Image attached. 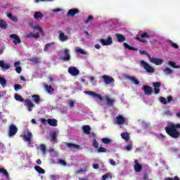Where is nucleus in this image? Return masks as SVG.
<instances>
[{"mask_svg": "<svg viewBox=\"0 0 180 180\" xmlns=\"http://www.w3.org/2000/svg\"><path fill=\"white\" fill-rule=\"evenodd\" d=\"M178 129H180V124H169V125H167V127H165V130L167 133V134H168V136H169L170 137H172V139H179L180 137V131L178 130Z\"/></svg>", "mask_w": 180, "mask_h": 180, "instance_id": "obj_1", "label": "nucleus"}, {"mask_svg": "<svg viewBox=\"0 0 180 180\" xmlns=\"http://www.w3.org/2000/svg\"><path fill=\"white\" fill-rule=\"evenodd\" d=\"M140 64L142 65V67H143L144 70H146L147 72H155V70H154V68L150 66L149 64L145 60H141Z\"/></svg>", "mask_w": 180, "mask_h": 180, "instance_id": "obj_2", "label": "nucleus"}, {"mask_svg": "<svg viewBox=\"0 0 180 180\" xmlns=\"http://www.w3.org/2000/svg\"><path fill=\"white\" fill-rule=\"evenodd\" d=\"M148 58L150 63L155 64V65H161L164 63V60L158 58L151 57L150 54H148Z\"/></svg>", "mask_w": 180, "mask_h": 180, "instance_id": "obj_3", "label": "nucleus"}, {"mask_svg": "<svg viewBox=\"0 0 180 180\" xmlns=\"http://www.w3.org/2000/svg\"><path fill=\"white\" fill-rule=\"evenodd\" d=\"M24 105L27 108L28 112H32L33 110V108H34V104L30 98L24 100Z\"/></svg>", "mask_w": 180, "mask_h": 180, "instance_id": "obj_4", "label": "nucleus"}, {"mask_svg": "<svg viewBox=\"0 0 180 180\" xmlns=\"http://www.w3.org/2000/svg\"><path fill=\"white\" fill-rule=\"evenodd\" d=\"M18 133V127L15 124H11L9 126L8 129V137H13Z\"/></svg>", "mask_w": 180, "mask_h": 180, "instance_id": "obj_5", "label": "nucleus"}, {"mask_svg": "<svg viewBox=\"0 0 180 180\" xmlns=\"http://www.w3.org/2000/svg\"><path fill=\"white\" fill-rule=\"evenodd\" d=\"M24 141L28 143V144H32V139H33V134L32 132H27L22 136Z\"/></svg>", "mask_w": 180, "mask_h": 180, "instance_id": "obj_6", "label": "nucleus"}, {"mask_svg": "<svg viewBox=\"0 0 180 180\" xmlns=\"http://www.w3.org/2000/svg\"><path fill=\"white\" fill-rule=\"evenodd\" d=\"M68 72L70 74V75H72V77H77V75H79V70L75 67H69Z\"/></svg>", "mask_w": 180, "mask_h": 180, "instance_id": "obj_7", "label": "nucleus"}, {"mask_svg": "<svg viewBox=\"0 0 180 180\" xmlns=\"http://www.w3.org/2000/svg\"><path fill=\"white\" fill-rule=\"evenodd\" d=\"M99 42L102 44L103 46H110L112 43H113V41L112 39V37H108L107 39H100Z\"/></svg>", "mask_w": 180, "mask_h": 180, "instance_id": "obj_8", "label": "nucleus"}, {"mask_svg": "<svg viewBox=\"0 0 180 180\" xmlns=\"http://www.w3.org/2000/svg\"><path fill=\"white\" fill-rule=\"evenodd\" d=\"M102 78L105 84L108 85L109 84H113L115 82V79L109 75H104L102 76Z\"/></svg>", "mask_w": 180, "mask_h": 180, "instance_id": "obj_9", "label": "nucleus"}, {"mask_svg": "<svg viewBox=\"0 0 180 180\" xmlns=\"http://www.w3.org/2000/svg\"><path fill=\"white\" fill-rule=\"evenodd\" d=\"M85 94H86V95H90L91 96H93V98H97L98 101H101V102L102 101H103V98L102 97V96H101V94L95 93L94 91H85Z\"/></svg>", "mask_w": 180, "mask_h": 180, "instance_id": "obj_10", "label": "nucleus"}, {"mask_svg": "<svg viewBox=\"0 0 180 180\" xmlns=\"http://www.w3.org/2000/svg\"><path fill=\"white\" fill-rule=\"evenodd\" d=\"M11 39H14L13 41V43L16 46L18 44H20L22 43V40H20V38H19V36L15 34H10Z\"/></svg>", "mask_w": 180, "mask_h": 180, "instance_id": "obj_11", "label": "nucleus"}, {"mask_svg": "<svg viewBox=\"0 0 180 180\" xmlns=\"http://www.w3.org/2000/svg\"><path fill=\"white\" fill-rule=\"evenodd\" d=\"M25 39H39L40 37V34L37 32L36 34H33V32L27 33L25 34Z\"/></svg>", "mask_w": 180, "mask_h": 180, "instance_id": "obj_12", "label": "nucleus"}, {"mask_svg": "<svg viewBox=\"0 0 180 180\" xmlns=\"http://www.w3.org/2000/svg\"><path fill=\"white\" fill-rule=\"evenodd\" d=\"M153 85L154 86V94H155V95H158V94H160V88H161V82H154L153 83Z\"/></svg>", "mask_w": 180, "mask_h": 180, "instance_id": "obj_13", "label": "nucleus"}, {"mask_svg": "<svg viewBox=\"0 0 180 180\" xmlns=\"http://www.w3.org/2000/svg\"><path fill=\"white\" fill-rule=\"evenodd\" d=\"M64 56L62 57V60H63V61H70V60H71V55H70V51L68 49H65L64 50Z\"/></svg>", "mask_w": 180, "mask_h": 180, "instance_id": "obj_14", "label": "nucleus"}, {"mask_svg": "<svg viewBox=\"0 0 180 180\" xmlns=\"http://www.w3.org/2000/svg\"><path fill=\"white\" fill-rule=\"evenodd\" d=\"M135 165H134V171L135 172H141V170L143 169V166L139 164V160H136L134 161Z\"/></svg>", "mask_w": 180, "mask_h": 180, "instance_id": "obj_15", "label": "nucleus"}, {"mask_svg": "<svg viewBox=\"0 0 180 180\" xmlns=\"http://www.w3.org/2000/svg\"><path fill=\"white\" fill-rule=\"evenodd\" d=\"M78 13H79V10L77 8H72L67 13V16L74 17L75 15H78Z\"/></svg>", "mask_w": 180, "mask_h": 180, "instance_id": "obj_16", "label": "nucleus"}, {"mask_svg": "<svg viewBox=\"0 0 180 180\" xmlns=\"http://www.w3.org/2000/svg\"><path fill=\"white\" fill-rule=\"evenodd\" d=\"M143 90L148 96H150L153 94V89L150 86H143Z\"/></svg>", "mask_w": 180, "mask_h": 180, "instance_id": "obj_17", "label": "nucleus"}, {"mask_svg": "<svg viewBox=\"0 0 180 180\" xmlns=\"http://www.w3.org/2000/svg\"><path fill=\"white\" fill-rule=\"evenodd\" d=\"M58 33V39L60 41H67V40H68V36L65 35L63 32L59 31Z\"/></svg>", "mask_w": 180, "mask_h": 180, "instance_id": "obj_18", "label": "nucleus"}, {"mask_svg": "<svg viewBox=\"0 0 180 180\" xmlns=\"http://www.w3.org/2000/svg\"><path fill=\"white\" fill-rule=\"evenodd\" d=\"M117 119V124H124V123H126V119H124V117H122V115H118L116 117Z\"/></svg>", "mask_w": 180, "mask_h": 180, "instance_id": "obj_19", "label": "nucleus"}, {"mask_svg": "<svg viewBox=\"0 0 180 180\" xmlns=\"http://www.w3.org/2000/svg\"><path fill=\"white\" fill-rule=\"evenodd\" d=\"M66 146H68V148L74 149V150H79V145H77L72 143H65Z\"/></svg>", "mask_w": 180, "mask_h": 180, "instance_id": "obj_20", "label": "nucleus"}, {"mask_svg": "<svg viewBox=\"0 0 180 180\" xmlns=\"http://www.w3.org/2000/svg\"><path fill=\"white\" fill-rule=\"evenodd\" d=\"M47 123L49 126H52L53 127H57V120L56 119H48Z\"/></svg>", "mask_w": 180, "mask_h": 180, "instance_id": "obj_21", "label": "nucleus"}, {"mask_svg": "<svg viewBox=\"0 0 180 180\" xmlns=\"http://www.w3.org/2000/svg\"><path fill=\"white\" fill-rule=\"evenodd\" d=\"M127 79H129L134 85H139V82L137 79L133 76H127Z\"/></svg>", "mask_w": 180, "mask_h": 180, "instance_id": "obj_22", "label": "nucleus"}, {"mask_svg": "<svg viewBox=\"0 0 180 180\" xmlns=\"http://www.w3.org/2000/svg\"><path fill=\"white\" fill-rule=\"evenodd\" d=\"M117 39V41H119V43H123V41H126V38L124 37V36H123V34H115Z\"/></svg>", "mask_w": 180, "mask_h": 180, "instance_id": "obj_23", "label": "nucleus"}, {"mask_svg": "<svg viewBox=\"0 0 180 180\" xmlns=\"http://www.w3.org/2000/svg\"><path fill=\"white\" fill-rule=\"evenodd\" d=\"M82 129L85 134H91V127L89 125H84Z\"/></svg>", "mask_w": 180, "mask_h": 180, "instance_id": "obj_24", "label": "nucleus"}, {"mask_svg": "<svg viewBox=\"0 0 180 180\" xmlns=\"http://www.w3.org/2000/svg\"><path fill=\"white\" fill-rule=\"evenodd\" d=\"M0 67L4 70H9V68H11V65H9V64H6L4 60H0Z\"/></svg>", "mask_w": 180, "mask_h": 180, "instance_id": "obj_25", "label": "nucleus"}, {"mask_svg": "<svg viewBox=\"0 0 180 180\" xmlns=\"http://www.w3.org/2000/svg\"><path fill=\"white\" fill-rule=\"evenodd\" d=\"M123 46L125 49H127V50H132L133 51H137V48L133 47V46H130L129 45V44L124 42L123 43Z\"/></svg>", "mask_w": 180, "mask_h": 180, "instance_id": "obj_26", "label": "nucleus"}, {"mask_svg": "<svg viewBox=\"0 0 180 180\" xmlns=\"http://www.w3.org/2000/svg\"><path fill=\"white\" fill-rule=\"evenodd\" d=\"M163 72L165 74V75H171V74H172L174 72V71L170 69L169 68H165L162 70Z\"/></svg>", "mask_w": 180, "mask_h": 180, "instance_id": "obj_27", "label": "nucleus"}, {"mask_svg": "<svg viewBox=\"0 0 180 180\" xmlns=\"http://www.w3.org/2000/svg\"><path fill=\"white\" fill-rule=\"evenodd\" d=\"M34 169L38 174H46V170L40 167V166H34Z\"/></svg>", "mask_w": 180, "mask_h": 180, "instance_id": "obj_28", "label": "nucleus"}, {"mask_svg": "<svg viewBox=\"0 0 180 180\" xmlns=\"http://www.w3.org/2000/svg\"><path fill=\"white\" fill-rule=\"evenodd\" d=\"M121 137H122V139L125 140V141H129V140L130 139V135L129 134V133L124 132V133L121 134Z\"/></svg>", "mask_w": 180, "mask_h": 180, "instance_id": "obj_29", "label": "nucleus"}, {"mask_svg": "<svg viewBox=\"0 0 180 180\" xmlns=\"http://www.w3.org/2000/svg\"><path fill=\"white\" fill-rule=\"evenodd\" d=\"M105 99H106L107 105H108V106H113L115 103V100L110 99L109 96H106Z\"/></svg>", "mask_w": 180, "mask_h": 180, "instance_id": "obj_30", "label": "nucleus"}, {"mask_svg": "<svg viewBox=\"0 0 180 180\" xmlns=\"http://www.w3.org/2000/svg\"><path fill=\"white\" fill-rule=\"evenodd\" d=\"M32 98H34V102H35L37 105H39V103H40V96L37 94H34L32 96Z\"/></svg>", "mask_w": 180, "mask_h": 180, "instance_id": "obj_31", "label": "nucleus"}, {"mask_svg": "<svg viewBox=\"0 0 180 180\" xmlns=\"http://www.w3.org/2000/svg\"><path fill=\"white\" fill-rule=\"evenodd\" d=\"M14 98L15 101H18V102H25V98L18 94H15Z\"/></svg>", "mask_w": 180, "mask_h": 180, "instance_id": "obj_32", "label": "nucleus"}, {"mask_svg": "<svg viewBox=\"0 0 180 180\" xmlns=\"http://www.w3.org/2000/svg\"><path fill=\"white\" fill-rule=\"evenodd\" d=\"M39 150L41 151V153H42V154H44V155H46V153L47 151V149L46 148V145L40 144L39 145Z\"/></svg>", "mask_w": 180, "mask_h": 180, "instance_id": "obj_33", "label": "nucleus"}, {"mask_svg": "<svg viewBox=\"0 0 180 180\" xmlns=\"http://www.w3.org/2000/svg\"><path fill=\"white\" fill-rule=\"evenodd\" d=\"M0 27L4 30L6 29V27H8V22L4 20H0Z\"/></svg>", "mask_w": 180, "mask_h": 180, "instance_id": "obj_34", "label": "nucleus"}, {"mask_svg": "<svg viewBox=\"0 0 180 180\" xmlns=\"http://www.w3.org/2000/svg\"><path fill=\"white\" fill-rule=\"evenodd\" d=\"M45 89L46 90V91L48 92V94H53V92L54 91V89H53V86H51V85L49 86L48 84H46L45 86Z\"/></svg>", "mask_w": 180, "mask_h": 180, "instance_id": "obj_35", "label": "nucleus"}, {"mask_svg": "<svg viewBox=\"0 0 180 180\" xmlns=\"http://www.w3.org/2000/svg\"><path fill=\"white\" fill-rule=\"evenodd\" d=\"M34 19H43V13L41 12H36L34 15Z\"/></svg>", "mask_w": 180, "mask_h": 180, "instance_id": "obj_36", "label": "nucleus"}, {"mask_svg": "<svg viewBox=\"0 0 180 180\" xmlns=\"http://www.w3.org/2000/svg\"><path fill=\"white\" fill-rule=\"evenodd\" d=\"M168 65H169V67H172V68H180V65H176L175 62L171 60L168 62Z\"/></svg>", "mask_w": 180, "mask_h": 180, "instance_id": "obj_37", "label": "nucleus"}, {"mask_svg": "<svg viewBox=\"0 0 180 180\" xmlns=\"http://www.w3.org/2000/svg\"><path fill=\"white\" fill-rule=\"evenodd\" d=\"M0 173L6 176V178H9V173L8 171L4 168H0Z\"/></svg>", "mask_w": 180, "mask_h": 180, "instance_id": "obj_38", "label": "nucleus"}, {"mask_svg": "<svg viewBox=\"0 0 180 180\" xmlns=\"http://www.w3.org/2000/svg\"><path fill=\"white\" fill-rule=\"evenodd\" d=\"M51 141H56L57 140V132L53 131L51 134Z\"/></svg>", "mask_w": 180, "mask_h": 180, "instance_id": "obj_39", "label": "nucleus"}, {"mask_svg": "<svg viewBox=\"0 0 180 180\" xmlns=\"http://www.w3.org/2000/svg\"><path fill=\"white\" fill-rule=\"evenodd\" d=\"M0 84L3 88H5L6 86V79L4 77H2L0 76Z\"/></svg>", "mask_w": 180, "mask_h": 180, "instance_id": "obj_40", "label": "nucleus"}, {"mask_svg": "<svg viewBox=\"0 0 180 180\" xmlns=\"http://www.w3.org/2000/svg\"><path fill=\"white\" fill-rule=\"evenodd\" d=\"M30 61H31V63H33L34 64H39L40 63V58L34 57V58H31Z\"/></svg>", "mask_w": 180, "mask_h": 180, "instance_id": "obj_41", "label": "nucleus"}, {"mask_svg": "<svg viewBox=\"0 0 180 180\" xmlns=\"http://www.w3.org/2000/svg\"><path fill=\"white\" fill-rule=\"evenodd\" d=\"M51 46H54V42H51V43L46 44L44 46V51H47L49 50V49H50V47H51Z\"/></svg>", "mask_w": 180, "mask_h": 180, "instance_id": "obj_42", "label": "nucleus"}, {"mask_svg": "<svg viewBox=\"0 0 180 180\" xmlns=\"http://www.w3.org/2000/svg\"><path fill=\"white\" fill-rule=\"evenodd\" d=\"M102 143L104 144H110L112 143V139H108V138H103L101 139Z\"/></svg>", "mask_w": 180, "mask_h": 180, "instance_id": "obj_43", "label": "nucleus"}, {"mask_svg": "<svg viewBox=\"0 0 180 180\" xmlns=\"http://www.w3.org/2000/svg\"><path fill=\"white\" fill-rule=\"evenodd\" d=\"M163 115L165 116H172L174 115V112L169 110H166L163 111Z\"/></svg>", "mask_w": 180, "mask_h": 180, "instance_id": "obj_44", "label": "nucleus"}, {"mask_svg": "<svg viewBox=\"0 0 180 180\" xmlns=\"http://www.w3.org/2000/svg\"><path fill=\"white\" fill-rule=\"evenodd\" d=\"M93 147H94V148H99V143H98L96 139L93 140Z\"/></svg>", "mask_w": 180, "mask_h": 180, "instance_id": "obj_45", "label": "nucleus"}, {"mask_svg": "<svg viewBox=\"0 0 180 180\" xmlns=\"http://www.w3.org/2000/svg\"><path fill=\"white\" fill-rule=\"evenodd\" d=\"M150 39V34L147 32H143L141 34V39Z\"/></svg>", "mask_w": 180, "mask_h": 180, "instance_id": "obj_46", "label": "nucleus"}, {"mask_svg": "<svg viewBox=\"0 0 180 180\" xmlns=\"http://www.w3.org/2000/svg\"><path fill=\"white\" fill-rule=\"evenodd\" d=\"M124 150L127 151H131V150H133V144H128L127 146H125Z\"/></svg>", "mask_w": 180, "mask_h": 180, "instance_id": "obj_47", "label": "nucleus"}, {"mask_svg": "<svg viewBox=\"0 0 180 180\" xmlns=\"http://www.w3.org/2000/svg\"><path fill=\"white\" fill-rule=\"evenodd\" d=\"M160 103L163 105H167L168 103V102L167 101V98H165V97H160Z\"/></svg>", "mask_w": 180, "mask_h": 180, "instance_id": "obj_48", "label": "nucleus"}, {"mask_svg": "<svg viewBox=\"0 0 180 180\" xmlns=\"http://www.w3.org/2000/svg\"><path fill=\"white\" fill-rule=\"evenodd\" d=\"M135 39H136V40H138V41H140L141 43H147V41H146V40L141 39L140 38V36H139V35H136Z\"/></svg>", "mask_w": 180, "mask_h": 180, "instance_id": "obj_49", "label": "nucleus"}, {"mask_svg": "<svg viewBox=\"0 0 180 180\" xmlns=\"http://www.w3.org/2000/svg\"><path fill=\"white\" fill-rule=\"evenodd\" d=\"M97 151H98V153H106V151H108V149H106L104 147H100V148H98Z\"/></svg>", "mask_w": 180, "mask_h": 180, "instance_id": "obj_50", "label": "nucleus"}, {"mask_svg": "<svg viewBox=\"0 0 180 180\" xmlns=\"http://www.w3.org/2000/svg\"><path fill=\"white\" fill-rule=\"evenodd\" d=\"M92 19H94V16L93 15H89L87 19L86 20H84L85 25H88V23H89V20H92Z\"/></svg>", "mask_w": 180, "mask_h": 180, "instance_id": "obj_51", "label": "nucleus"}, {"mask_svg": "<svg viewBox=\"0 0 180 180\" xmlns=\"http://www.w3.org/2000/svg\"><path fill=\"white\" fill-rule=\"evenodd\" d=\"M76 53H78L79 54H83V55L86 54V52H85V51H84L83 49H77Z\"/></svg>", "mask_w": 180, "mask_h": 180, "instance_id": "obj_52", "label": "nucleus"}, {"mask_svg": "<svg viewBox=\"0 0 180 180\" xmlns=\"http://www.w3.org/2000/svg\"><path fill=\"white\" fill-rule=\"evenodd\" d=\"M164 180H180L178 176H174V178L165 177Z\"/></svg>", "mask_w": 180, "mask_h": 180, "instance_id": "obj_53", "label": "nucleus"}, {"mask_svg": "<svg viewBox=\"0 0 180 180\" xmlns=\"http://www.w3.org/2000/svg\"><path fill=\"white\" fill-rule=\"evenodd\" d=\"M171 47H172L173 49H179V46H178V44H176V43H174L172 41H171Z\"/></svg>", "mask_w": 180, "mask_h": 180, "instance_id": "obj_54", "label": "nucleus"}, {"mask_svg": "<svg viewBox=\"0 0 180 180\" xmlns=\"http://www.w3.org/2000/svg\"><path fill=\"white\" fill-rule=\"evenodd\" d=\"M22 86L20 84H15L14 86L15 91H19V89H22Z\"/></svg>", "mask_w": 180, "mask_h": 180, "instance_id": "obj_55", "label": "nucleus"}, {"mask_svg": "<svg viewBox=\"0 0 180 180\" xmlns=\"http://www.w3.org/2000/svg\"><path fill=\"white\" fill-rule=\"evenodd\" d=\"M58 162H59V164L64 165V167H65L67 165V162L63 159H60Z\"/></svg>", "mask_w": 180, "mask_h": 180, "instance_id": "obj_56", "label": "nucleus"}, {"mask_svg": "<svg viewBox=\"0 0 180 180\" xmlns=\"http://www.w3.org/2000/svg\"><path fill=\"white\" fill-rule=\"evenodd\" d=\"M68 105L70 108H74V106H75V103L72 101H68Z\"/></svg>", "mask_w": 180, "mask_h": 180, "instance_id": "obj_57", "label": "nucleus"}, {"mask_svg": "<svg viewBox=\"0 0 180 180\" xmlns=\"http://www.w3.org/2000/svg\"><path fill=\"white\" fill-rule=\"evenodd\" d=\"M32 29H34L35 30H39V31L41 32V33H43V30L41 29V27H39V26H34V27H32Z\"/></svg>", "mask_w": 180, "mask_h": 180, "instance_id": "obj_58", "label": "nucleus"}, {"mask_svg": "<svg viewBox=\"0 0 180 180\" xmlns=\"http://www.w3.org/2000/svg\"><path fill=\"white\" fill-rule=\"evenodd\" d=\"M15 71L18 74H20L22 72V68L20 66L15 68Z\"/></svg>", "mask_w": 180, "mask_h": 180, "instance_id": "obj_59", "label": "nucleus"}, {"mask_svg": "<svg viewBox=\"0 0 180 180\" xmlns=\"http://www.w3.org/2000/svg\"><path fill=\"white\" fill-rule=\"evenodd\" d=\"M167 103H169L170 102H172V101H174V98H172V96H167Z\"/></svg>", "mask_w": 180, "mask_h": 180, "instance_id": "obj_60", "label": "nucleus"}, {"mask_svg": "<svg viewBox=\"0 0 180 180\" xmlns=\"http://www.w3.org/2000/svg\"><path fill=\"white\" fill-rule=\"evenodd\" d=\"M158 138L159 140H161L162 141H164V140H165V136H164L162 134H160Z\"/></svg>", "mask_w": 180, "mask_h": 180, "instance_id": "obj_61", "label": "nucleus"}, {"mask_svg": "<svg viewBox=\"0 0 180 180\" xmlns=\"http://www.w3.org/2000/svg\"><path fill=\"white\" fill-rule=\"evenodd\" d=\"M110 176V174H109L103 175V176H102V180H106V179H108V178H109Z\"/></svg>", "mask_w": 180, "mask_h": 180, "instance_id": "obj_62", "label": "nucleus"}, {"mask_svg": "<svg viewBox=\"0 0 180 180\" xmlns=\"http://www.w3.org/2000/svg\"><path fill=\"white\" fill-rule=\"evenodd\" d=\"M139 53H140V54H141V56H148V53H147V51H144V50L140 51Z\"/></svg>", "mask_w": 180, "mask_h": 180, "instance_id": "obj_63", "label": "nucleus"}, {"mask_svg": "<svg viewBox=\"0 0 180 180\" xmlns=\"http://www.w3.org/2000/svg\"><path fill=\"white\" fill-rule=\"evenodd\" d=\"M19 65H20V61H17L14 63V67H15V68L20 67Z\"/></svg>", "mask_w": 180, "mask_h": 180, "instance_id": "obj_64", "label": "nucleus"}]
</instances>
